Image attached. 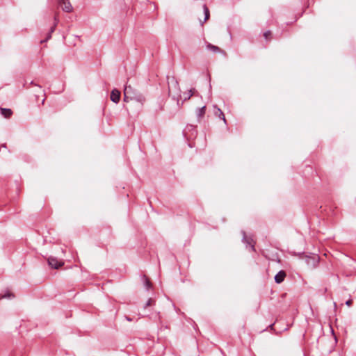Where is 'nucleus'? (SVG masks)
<instances>
[{
  "label": "nucleus",
  "instance_id": "11",
  "mask_svg": "<svg viewBox=\"0 0 356 356\" xmlns=\"http://www.w3.org/2000/svg\"><path fill=\"white\" fill-rule=\"evenodd\" d=\"M215 115H216V116L222 119L225 124L227 123V120L225 117V115H224L223 112L220 108L216 109V111H215Z\"/></svg>",
  "mask_w": 356,
  "mask_h": 356
},
{
  "label": "nucleus",
  "instance_id": "5",
  "mask_svg": "<svg viewBox=\"0 0 356 356\" xmlns=\"http://www.w3.org/2000/svg\"><path fill=\"white\" fill-rule=\"evenodd\" d=\"M120 92L117 89H113L111 92V100L114 103H118L120 99Z\"/></svg>",
  "mask_w": 356,
  "mask_h": 356
},
{
  "label": "nucleus",
  "instance_id": "13",
  "mask_svg": "<svg viewBox=\"0 0 356 356\" xmlns=\"http://www.w3.org/2000/svg\"><path fill=\"white\" fill-rule=\"evenodd\" d=\"M272 33L270 31H267L264 33V37L267 41H270L271 40Z\"/></svg>",
  "mask_w": 356,
  "mask_h": 356
},
{
  "label": "nucleus",
  "instance_id": "19",
  "mask_svg": "<svg viewBox=\"0 0 356 356\" xmlns=\"http://www.w3.org/2000/svg\"><path fill=\"white\" fill-rule=\"evenodd\" d=\"M54 21H55V24H57V23L58 22V15H56L54 16Z\"/></svg>",
  "mask_w": 356,
  "mask_h": 356
},
{
  "label": "nucleus",
  "instance_id": "14",
  "mask_svg": "<svg viewBox=\"0 0 356 356\" xmlns=\"http://www.w3.org/2000/svg\"><path fill=\"white\" fill-rule=\"evenodd\" d=\"M153 304H154V301L152 299L149 298L147 300V302H146L145 307L146 308L147 307H149V306L152 305Z\"/></svg>",
  "mask_w": 356,
  "mask_h": 356
},
{
  "label": "nucleus",
  "instance_id": "12",
  "mask_svg": "<svg viewBox=\"0 0 356 356\" xmlns=\"http://www.w3.org/2000/svg\"><path fill=\"white\" fill-rule=\"evenodd\" d=\"M203 10H204V15H205L204 21H207L209 19V16H210L209 10L208 7L207 6V5L203 6Z\"/></svg>",
  "mask_w": 356,
  "mask_h": 356
},
{
  "label": "nucleus",
  "instance_id": "8",
  "mask_svg": "<svg viewBox=\"0 0 356 356\" xmlns=\"http://www.w3.org/2000/svg\"><path fill=\"white\" fill-rule=\"evenodd\" d=\"M1 114L6 118H10L13 115V111L10 108H0Z\"/></svg>",
  "mask_w": 356,
  "mask_h": 356
},
{
  "label": "nucleus",
  "instance_id": "4",
  "mask_svg": "<svg viewBox=\"0 0 356 356\" xmlns=\"http://www.w3.org/2000/svg\"><path fill=\"white\" fill-rule=\"evenodd\" d=\"M58 4L63 11L67 13L72 11V6L69 0H58Z\"/></svg>",
  "mask_w": 356,
  "mask_h": 356
},
{
  "label": "nucleus",
  "instance_id": "10",
  "mask_svg": "<svg viewBox=\"0 0 356 356\" xmlns=\"http://www.w3.org/2000/svg\"><path fill=\"white\" fill-rule=\"evenodd\" d=\"M194 92H195V89L193 88V89L188 90L187 92H184L183 96H182L184 101L188 100L193 95Z\"/></svg>",
  "mask_w": 356,
  "mask_h": 356
},
{
  "label": "nucleus",
  "instance_id": "18",
  "mask_svg": "<svg viewBox=\"0 0 356 356\" xmlns=\"http://www.w3.org/2000/svg\"><path fill=\"white\" fill-rule=\"evenodd\" d=\"M346 305L350 307L353 305V300L349 299L346 302Z\"/></svg>",
  "mask_w": 356,
  "mask_h": 356
},
{
  "label": "nucleus",
  "instance_id": "20",
  "mask_svg": "<svg viewBox=\"0 0 356 356\" xmlns=\"http://www.w3.org/2000/svg\"><path fill=\"white\" fill-rule=\"evenodd\" d=\"M125 318H126V319H127L128 321H132V319H131L130 317H129V316H126Z\"/></svg>",
  "mask_w": 356,
  "mask_h": 356
},
{
  "label": "nucleus",
  "instance_id": "3",
  "mask_svg": "<svg viewBox=\"0 0 356 356\" xmlns=\"http://www.w3.org/2000/svg\"><path fill=\"white\" fill-rule=\"evenodd\" d=\"M49 265L55 269H58L64 265V262L62 260H58L56 257H49L48 259Z\"/></svg>",
  "mask_w": 356,
  "mask_h": 356
},
{
  "label": "nucleus",
  "instance_id": "21",
  "mask_svg": "<svg viewBox=\"0 0 356 356\" xmlns=\"http://www.w3.org/2000/svg\"><path fill=\"white\" fill-rule=\"evenodd\" d=\"M251 248H252V250H254V245H251Z\"/></svg>",
  "mask_w": 356,
  "mask_h": 356
},
{
  "label": "nucleus",
  "instance_id": "9",
  "mask_svg": "<svg viewBox=\"0 0 356 356\" xmlns=\"http://www.w3.org/2000/svg\"><path fill=\"white\" fill-rule=\"evenodd\" d=\"M205 113H206V106H203L202 107L199 108L197 110L196 114H197V118L199 120L203 118V117L205 115Z\"/></svg>",
  "mask_w": 356,
  "mask_h": 356
},
{
  "label": "nucleus",
  "instance_id": "6",
  "mask_svg": "<svg viewBox=\"0 0 356 356\" xmlns=\"http://www.w3.org/2000/svg\"><path fill=\"white\" fill-rule=\"evenodd\" d=\"M286 276V273L284 270L279 271L275 276V281L277 284L282 283Z\"/></svg>",
  "mask_w": 356,
  "mask_h": 356
},
{
  "label": "nucleus",
  "instance_id": "15",
  "mask_svg": "<svg viewBox=\"0 0 356 356\" xmlns=\"http://www.w3.org/2000/svg\"><path fill=\"white\" fill-rule=\"evenodd\" d=\"M145 286L147 287V289H149L151 287L152 284H151L150 281L147 277H145Z\"/></svg>",
  "mask_w": 356,
  "mask_h": 356
},
{
  "label": "nucleus",
  "instance_id": "2",
  "mask_svg": "<svg viewBox=\"0 0 356 356\" xmlns=\"http://www.w3.org/2000/svg\"><path fill=\"white\" fill-rule=\"evenodd\" d=\"M319 260V256L317 254H314L312 256H307L305 258V261L307 264L312 268H315L318 266Z\"/></svg>",
  "mask_w": 356,
  "mask_h": 356
},
{
  "label": "nucleus",
  "instance_id": "7",
  "mask_svg": "<svg viewBox=\"0 0 356 356\" xmlns=\"http://www.w3.org/2000/svg\"><path fill=\"white\" fill-rule=\"evenodd\" d=\"M207 48L214 53H221L224 56L227 55L226 52L224 50L221 49L220 47L215 46L213 44H208L207 45Z\"/></svg>",
  "mask_w": 356,
  "mask_h": 356
},
{
  "label": "nucleus",
  "instance_id": "17",
  "mask_svg": "<svg viewBox=\"0 0 356 356\" xmlns=\"http://www.w3.org/2000/svg\"><path fill=\"white\" fill-rule=\"evenodd\" d=\"M10 297H14V295L12 294V293H7V294H5L3 296H1L2 298H10Z\"/></svg>",
  "mask_w": 356,
  "mask_h": 356
},
{
  "label": "nucleus",
  "instance_id": "1",
  "mask_svg": "<svg viewBox=\"0 0 356 356\" xmlns=\"http://www.w3.org/2000/svg\"><path fill=\"white\" fill-rule=\"evenodd\" d=\"M124 101L125 102L136 101L143 105L146 99L135 87L131 84L126 83L124 88Z\"/></svg>",
  "mask_w": 356,
  "mask_h": 356
},
{
  "label": "nucleus",
  "instance_id": "16",
  "mask_svg": "<svg viewBox=\"0 0 356 356\" xmlns=\"http://www.w3.org/2000/svg\"><path fill=\"white\" fill-rule=\"evenodd\" d=\"M56 26V24H54V25L51 28L50 33H49V35L47 39H49L51 38V34L54 31Z\"/></svg>",
  "mask_w": 356,
  "mask_h": 356
}]
</instances>
